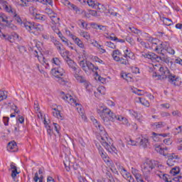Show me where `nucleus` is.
Masks as SVG:
<instances>
[{
	"label": "nucleus",
	"mask_w": 182,
	"mask_h": 182,
	"mask_svg": "<svg viewBox=\"0 0 182 182\" xmlns=\"http://www.w3.org/2000/svg\"><path fill=\"white\" fill-rule=\"evenodd\" d=\"M159 72V74H157V73H153V77H157L156 79L158 80H164L169 73L170 70L167 68H164V67H160Z\"/></svg>",
	"instance_id": "7"
},
{
	"label": "nucleus",
	"mask_w": 182,
	"mask_h": 182,
	"mask_svg": "<svg viewBox=\"0 0 182 182\" xmlns=\"http://www.w3.org/2000/svg\"><path fill=\"white\" fill-rule=\"evenodd\" d=\"M8 97V95L4 91H0V102L5 100Z\"/></svg>",
	"instance_id": "47"
},
{
	"label": "nucleus",
	"mask_w": 182,
	"mask_h": 182,
	"mask_svg": "<svg viewBox=\"0 0 182 182\" xmlns=\"http://www.w3.org/2000/svg\"><path fill=\"white\" fill-rule=\"evenodd\" d=\"M176 144H180L177 146L178 150H182V137L177 139Z\"/></svg>",
	"instance_id": "52"
},
{
	"label": "nucleus",
	"mask_w": 182,
	"mask_h": 182,
	"mask_svg": "<svg viewBox=\"0 0 182 182\" xmlns=\"http://www.w3.org/2000/svg\"><path fill=\"white\" fill-rule=\"evenodd\" d=\"M34 18L37 21H42L43 22L48 19V17H46V16L38 13H36Z\"/></svg>",
	"instance_id": "26"
},
{
	"label": "nucleus",
	"mask_w": 182,
	"mask_h": 182,
	"mask_svg": "<svg viewBox=\"0 0 182 182\" xmlns=\"http://www.w3.org/2000/svg\"><path fill=\"white\" fill-rule=\"evenodd\" d=\"M99 69L98 67L95 66L93 63H90V61H87V72L89 70H92V72H96Z\"/></svg>",
	"instance_id": "28"
},
{
	"label": "nucleus",
	"mask_w": 182,
	"mask_h": 182,
	"mask_svg": "<svg viewBox=\"0 0 182 182\" xmlns=\"http://www.w3.org/2000/svg\"><path fill=\"white\" fill-rule=\"evenodd\" d=\"M50 18L53 23H55V24L59 23V21L60 18L56 17V14H53V15L50 16Z\"/></svg>",
	"instance_id": "40"
},
{
	"label": "nucleus",
	"mask_w": 182,
	"mask_h": 182,
	"mask_svg": "<svg viewBox=\"0 0 182 182\" xmlns=\"http://www.w3.org/2000/svg\"><path fill=\"white\" fill-rule=\"evenodd\" d=\"M65 60H66L69 68L73 69V72H79V70H81L80 68L76 67V63H75V61L72 60L69 56H66Z\"/></svg>",
	"instance_id": "13"
},
{
	"label": "nucleus",
	"mask_w": 182,
	"mask_h": 182,
	"mask_svg": "<svg viewBox=\"0 0 182 182\" xmlns=\"http://www.w3.org/2000/svg\"><path fill=\"white\" fill-rule=\"evenodd\" d=\"M129 29L133 33H136L137 35H139V33H141V31L140 30H139L134 27H129Z\"/></svg>",
	"instance_id": "49"
},
{
	"label": "nucleus",
	"mask_w": 182,
	"mask_h": 182,
	"mask_svg": "<svg viewBox=\"0 0 182 182\" xmlns=\"http://www.w3.org/2000/svg\"><path fill=\"white\" fill-rule=\"evenodd\" d=\"M116 120H118L119 122H122V124H124L125 126H127V127H129V126H130V122H129V119H127V118L126 117H124L120 115H117Z\"/></svg>",
	"instance_id": "17"
},
{
	"label": "nucleus",
	"mask_w": 182,
	"mask_h": 182,
	"mask_svg": "<svg viewBox=\"0 0 182 182\" xmlns=\"http://www.w3.org/2000/svg\"><path fill=\"white\" fill-rule=\"evenodd\" d=\"M87 3L89 6H92V8H96V6H97V4H95L93 0H87Z\"/></svg>",
	"instance_id": "51"
},
{
	"label": "nucleus",
	"mask_w": 182,
	"mask_h": 182,
	"mask_svg": "<svg viewBox=\"0 0 182 182\" xmlns=\"http://www.w3.org/2000/svg\"><path fill=\"white\" fill-rule=\"evenodd\" d=\"M139 100L140 103H141V105H143L144 106H146V107H149V106H150V103L149 102V101H147V100L141 97H139Z\"/></svg>",
	"instance_id": "42"
},
{
	"label": "nucleus",
	"mask_w": 182,
	"mask_h": 182,
	"mask_svg": "<svg viewBox=\"0 0 182 182\" xmlns=\"http://www.w3.org/2000/svg\"><path fill=\"white\" fill-rule=\"evenodd\" d=\"M105 46H107L111 49H116V45H114V43H112L111 41L105 42Z\"/></svg>",
	"instance_id": "46"
},
{
	"label": "nucleus",
	"mask_w": 182,
	"mask_h": 182,
	"mask_svg": "<svg viewBox=\"0 0 182 182\" xmlns=\"http://www.w3.org/2000/svg\"><path fill=\"white\" fill-rule=\"evenodd\" d=\"M161 45H162V50H166L170 46V43H168V42L161 41Z\"/></svg>",
	"instance_id": "48"
},
{
	"label": "nucleus",
	"mask_w": 182,
	"mask_h": 182,
	"mask_svg": "<svg viewBox=\"0 0 182 182\" xmlns=\"http://www.w3.org/2000/svg\"><path fill=\"white\" fill-rule=\"evenodd\" d=\"M60 85H66V80L63 77H58Z\"/></svg>",
	"instance_id": "60"
},
{
	"label": "nucleus",
	"mask_w": 182,
	"mask_h": 182,
	"mask_svg": "<svg viewBox=\"0 0 182 182\" xmlns=\"http://www.w3.org/2000/svg\"><path fill=\"white\" fill-rule=\"evenodd\" d=\"M52 63L55 68H60L62 66V62L58 58H53L52 59Z\"/></svg>",
	"instance_id": "25"
},
{
	"label": "nucleus",
	"mask_w": 182,
	"mask_h": 182,
	"mask_svg": "<svg viewBox=\"0 0 182 182\" xmlns=\"http://www.w3.org/2000/svg\"><path fill=\"white\" fill-rule=\"evenodd\" d=\"M121 77L127 80V82H134V79H133V75L131 73H124L122 74Z\"/></svg>",
	"instance_id": "19"
},
{
	"label": "nucleus",
	"mask_w": 182,
	"mask_h": 182,
	"mask_svg": "<svg viewBox=\"0 0 182 182\" xmlns=\"http://www.w3.org/2000/svg\"><path fill=\"white\" fill-rule=\"evenodd\" d=\"M7 19H8V17H6L5 14L0 13V21H1V22H6V23H9V21Z\"/></svg>",
	"instance_id": "45"
},
{
	"label": "nucleus",
	"mask_w": 182,
	"mask_h": 182,
	"mask_svg": "<svg viewBox=\"0 0 182 182\" xmlns=\"http://www.w3.org/2000/svg\"><path fill=\"white\" fill-rule=\"evenodd\" d=\"M105 174L108 180V182H116L114 181V178L113 177V175L112 174V173H110V171H107Z\"/></svg>",
	"instance_id": "37"
},
{
	"label": "nucleus",
	"mask_w": 182,
	"mask_h": 182,
	"mask_svg": "<svg viewBox=\"0 0 182 182\" xmlns=\"http://www.w3.org/2000/svg\"><path fill=\"white\" fill-rule=\"evenodd\" d=\"M167 124L164 122H155L151 124L153 129L158 130V129H163V127H166Z\"/></svg>",
	"instance_id": "18"
},
{
	"label": "nucleus",
	"mask_w": 182,
	"mask_h": 182,
	"mask_svg": "<svg viewBox=\"0 0 182 182\" xmlns=\"http://www.w3.org/2000/svg\"><path fill=\"white\" fill-rule=\"evenodd\" d=\"M80 36H82V38H85V39H87V41H89V39H90V34H89V33H87V31H81L80 33Z\"/></svg>",
	"instance_id": "43"
},
{
	"label": "nucleus",
	"mask_w": 182,
	"mask_h": 182,
	"mask_svg": "<svg viewBox=\"0 0 182 182\" xmlns=\"http://www.w3.org/2000/svg\"><path fill=\"white\" fill-rule=\"evenodd\" d=\"M7 150L9 151H18V145H16V142L15 141H12L9 142L7 145Z\"/></svg>",
	"instance_id": "16"
},
{
	"label": "nucleus",
	"mask_w": 182,
	"mask_h": 182,
	"mask_svg": "<svg viewBox=\"0 0 182 182\" xmlns=\"http://www.w3.org/2000/svg\"><path fill=\"white\" fill-rule=\"evenodd\" d=\"M10 170H11V177L15 180V178H16V176L19 174V172H18V168L15 166L14 162H11L10 164Z\"/></svg>",
	"instance_id": "14"
},
{
	"label": "nucleus",
	"mask_w": 182,
	"mask_h": 182,
	"mask_svg": "<svg viewBox=\"0 0 182 182\" xmlns=\"http://www.w3.org/2000/svg\"><path fill=\"white\" fill-rule=\"evenodd\" d=\"M97 113L105 124H107L109 122H116V119H117V115L112 112V110L109 108H104L102 110L98 109Z\"/></svg>",
	"instance_id": "3"
},
{
	"label": "nucleus",
	"mask_w": 182,
	"mask_h": 182,
	"mask_svg": "<svg viewBox=\"0 0 182 182\" xmlns=\"http://www.w3.org/2000/svg\"><path fill=\"white\" fill-rule=\"evenodd\" d=\"M97 91L94 92L95 97H99V95H105V88L103 87H98Z\"/></svg>",
	"instance_id": "34"
},
{
	"label": "nucleus",
	"mask_w": 182,
	"mask_h": 182,
	"mask_svg": "<svg viewBox=\"0 0 182 182\" xmlns=\"http://www.w3.org/2000/svg\"><path fill=\"white\" fill-rule=\"evenodd\" d=\"M165 79H168V82L171 83V85H173L174 86H178V83H180V77L173 74L169 71L166 77H164Z\"/></svg>",
	"instance_id": "10"
},
{
	"label": "nucleus",
	"mask_w": 182,
	"mask_h": 182,
	"mask_svg": "<svg viewBox=\"0 0 182 182\" xmlns=\"http://www.w3.org/2000/svg\"><path fill=\"white\" fill-rule=\"evenodd\" d=\"M51 73L55 77H61L65 76V70L61 67H55L51 70Z\"/></svg>",
	"instance_id": "12"
},
{
	"label": "nucleus",
	"mask_w": 182,
	"mask_h": 182,
	"mask_svg": "<svg viewBox=\"0 0 182 182\" xmlns=\"http://www.w3.org/2000/svg\"><path fill=\"white\" fill-rule=\"evenodd\" d=\"M166 52H168V53H169V55H174V53H176V51L174 50V49L171 48V47H168V48H166Z\"/></svg>",
	"instance_id": "58"
},
{
	"label": "nucleus",
	"mask_w": 182,
	"mask_h": 182,
	"mask_svg": "<svg viewBox=\"0 0 182 182\" xmlns=\"http://www.w3.org/2000/svg\"><path fill=\"white\" fill-rule=\"evenodd\" d=\"M46 13H47L48 14V16H50V17L52 16V15H53V14H55V13H53V11L50 9H46Z\"/></svg>",
	"instance_id": "61"
},
{
	"label": "nucleus",
	"mask_w": 182,
	"mask_h": 182,
	"mask_svg": "<svg viewBox=\"0 0 182 182\" xmlns=\"http://www.w3.org/2000/svg\"><path fill=\"white\" fill-rule=\"evenodd\" d=\"M155 150L157 151V153H159V154H161L162 156L164 155V149H163V147L160 145H155Z\"/></svg>",
	"instance_id": "38"
},
{
	"label": "nucleus",
	"mask_w": 182,
	"mask_h": 182,
	"mask_svg": "<svg viewBox=\"0 0 182 182\" xmlns=\"http://www.w3.org/2000/svg\"><path fill=\"white\" fill-rule=\"evenodd\" d=\"M52 113L54 117H57V119L59 120H63V114L60 113V111H59L58 109L55 108Z\"/></svg>",
	"instance_id": "22"
},
{
	"label": "nucleus",
	"mask_w": 182,
	"mask_h": 182,
	"mask_svg": "<svg viewBox=\"0 0 182 182\" xmlns=\"http://www.w3.org/2000/svg\"><path fill=\"white\" fill-rule=\"evenodd\" d=\"M13 15H14L16 22H18V23H22V19H21V17L19 16H18V14H16V13H13Z\"/></svg>",
	"instance_id": "54"
},
{
	"label": "nucleus",
	"mask_w": 182,
	"mask_h": 182,
	"mask_svg": "<svg viewBox=\"0 0 182 182\" xmlns=\"http://www.w3.org/2000/svg\"><path fill=\"white\" fill-rule=\"evenodd\" d=\"M79 182H87V180H86V178L82 177V176H78Z\"/></svg>",
	"instance_id": "64"
},
{
	"label": "nucleus",
	"mask_w": 182,
	"mask_h": 182,
	"mask_svg": "<svg viewBox=\"0 0 182 182\" xmlns=\"http://www.w3.org/2000/svg\"><path fill=\"white\" fill-rule=\"evenodd\" d=\"M168 157V158L166 164H168L169 167H173V166H176V164L178 163V160H180V157H178V155H176V154H172Z\"/></svg>",
	"instance_id": "11"
},
{
	"label": "nucleus",
	"mask_w": 182,
	"mask_h": 182,
	"mask_svg": "<svg viewBox=\"0 0 182 182\" xmlns=\"http://www.w3.org/2000/svg\"><path fill=\"white\" fill-rule=\"evenodd\" d=\"M87 62L88 61L85 62V60L80 61V68L82 69V70H84V72L86 73L87 72Z\"/></svg>",
	"instance_id": "31"
},
{
	"label": "nucleus",
	"mask_w": 182,
	"mask_h": 182,
	"mask_svg": "<svg viewBox=\"0 0 182 182\" xmlns=\"http://www.w3.org/2000/svg\"><path fill=\"white\" fill-rule=\"evenodd\" d=\"M173 180V181H176V182H182V177L180 176L177 177H174Z\"/></svg>",
	"instance_id": "63"
},
{
	"label": "nucleus",
	"mask_w": 182,
	"mask_h": 182,
	"mask_svg": "<svg viewBox=\"0 0 182 182\" xmlns=\"http://www.w3.org/2000/svg\"><path fill=\"white\" fill-rule=\"evenodd\" d=\"M98 151H99L102 160L108 156L107 154H106V152H105V150L103 149V148H102V146H100L98 148Z\"/></svg>",
	"instance_id": "36"
},
{
	"label": "nucleus",
	"mask_w": 182,
	"mask_h": 182,
	"mask_svg": "<svg viewBox=\"0 0 182 182\" xmlns=\"http://www.w3.org/2000/svg\"><path fill=\"white\" fill-rule=\"evenodd\" d=\"M69 9H73V11H75L76 14H78V12H80V9L79 7H77L76 5L70 3V4L68 6Z\"/></svg>",
	"instance_id": "39"
},
{
	"label": "nucleus",
	"mask_w": 182,
	"mask_h": 182,
	"mask_svg": "<svg viewBox=\"0 0 182 182\" xmlns=\"http://www.w3.org/2000/svg\"><path fill=\"white\" fill-rule=\"evenodd\" d=\"M130 69L132 73H135V74L140 73V70L137 67H131Z\"/></svg>",
	"instance_id": "55"
},
{
	"label": "nucleus",
	"mask_w": 182,
	"mask_h": 182,
	"mask_svg": "<svg viewBox=\"0 0 182 182\" xmlns=\"http://www.w3.org/2000/svg\"><path fill=\"white\" fill-rule=\"evenodd\" d=\"M79 73H80V70L79 71H74V77L76 79L77 82H79L80 83H84V86L88 92H92V90H90V87H92V85L81 75H79Z\"/></svg>",
	"instance_id": "8"
},
{
	"label": "nucleus",
	"mask_w": 182,
	"mask_h": 182,
	"mask_svg": "<svg viewBox=\"0 0 182 182\" xmlns=\"http://www.w3.org/2000/svg\"><path fill=\"white\" fill-rule=\"evenodd\" d=\"M134 53H132V51L129 50V49H126L124 50V55L122 56V52L119 50H114L112 53V57L115 60V62H118L120 63V65H125V66H127V65H130L129 63V58L134 56Z\"/></svg>",
	"instance_id": "1"
},
{
	"label": "nucleus",
	"mask_w": 182,
	"mask_h": 182,
	"mask_svg": "<svg viewBox=\"0 0 182 182\" xmlns=\"http://www.w3.org/2000/svg\"><path fill=\"white\" fill-rule=\"evenodd\" d=\"M129 113L130 114H132V116H133L135 119H136L137 120H139V114L136 112H134V110L133 109H130L129 110Z\"/></svg>",
	"instance_id": "50"
},
{
	"label": "nucleus",
	"mask_w": 182,
	"mask_h": 182,
	"mask_svg": "<svg viewBox=\"0 0 182 182\" xmlns=\"http://www.w3.org/2000/svg\"><path fill=\"white\" fill-rule=\"evenodd\" d=\"M170 173H171V174H173V176H176V174H178V173H180V167H178V166L173 167L171 170Z\"/></svg>",
	"instance_id": "41"
},
{
	"label": "nucleus",
	"mask_w": 182,
	"mask_h": 182,
	"mask_svg": "<svg viewBox=\"0 0 182 182\" xmlns=\"http://www.w3.org/2000/svg\"><path fill=\"white\" fill-rule=\"evenodd\" d=\"M142 56L146 59H151V60L164 62V63H167L171 68L173 66V61H170V57L165 55L164 53L161 54V55H157V54L154 53H148L142 54Z\"/></svg>",
	"instance_id": "2"
},
{
	"label": "nucleus",
	"mask_w": 182,
	"mask_h": 182,
	"mask_svg": "<svg viewBox=\"0 0 182 182\" xmlns=\"http://www.w3.org/2000/svg\"><path fill=\"white\" fill-rule=\"evenodd\" d=\"M59 53H60L61 56L63 58H65V59H66V56L69 55V50H64L63 48V50L59 51Z\"/></svg>",
	"instance_id": "53"
},
{
	"label": "nucleus",
	"mask_w": 182,
	"mask_h": 182,
	"mask_svg": "<svg viewBox=\"0 0 182 182\" xmlns=\"http://www.w3.org/2000/svg\"><path fill=\"white\" fill-rule=\"evenodd\" d=\"M93 124H95V127H97V129H99V130H100V132H103V130H105V128L103 127H102V125H100V123H99V122H97V119L93 118L92 119Z\"/></svg>",
	"instance_id": "30"
},
{
	"label": "nucleus",
	"mask_w": 182,
	"mask_h": 182,
	"mask_svg": "<svg viewBox=\"0 0 182 182\" xmlns=\"http://www.w3.org/2000/svg\"><path fill=\"white\" fill-rule=\"evenodd\" d=\"M17 49H18L21 53H24V52H26V48H25V46H18Z\"/></svg>",
	"instance_id": "57"
},
{
	"label": "nucleus",
	"mask_w": 182,
	"mask_h": 182,
	"mask_svg": "<svg viewBox=\"0 0 182 182\" xmlns=\"http://www.w3.org/2000/svg\"><path fill=\"white\" fill-rule=\"evenodd\" d=\"M100 139H101V140H100L101 144L109 153H116V151H117V149H116V147H114V146H113V145L110 146V144H109V142H107L109 141L107 136L103 137V136H101Z\"/></svg>",
	"instance_id": "9"
},
{
	"label": "nucleus",
	"mask_w": 182,
	"mask_h": 182,
	"mask_svg": "<svg viewBox=\"0 0 182 182\" xmlns=\"http://www.w3.org/2000/svg\"><path fill=\"white\" fill-rule=\"evenodd\" d=\"M33 53L34 56L36 58H37L39 60V57H40L39 55H42V53H41V51H38V50H35L33 51Z\"/></svg>",
	"instance_id": "59"
},
{
	"label": "nucleus",
	"mask_w": 182,
	"mask_h": 182,
	"mask_svg": "<svg viewBox=\"0 0 182 182\" xmlns=\"http://www.w3.org/2000/svg\"><path fill=\"white\" fill-rule=\"evenodd\" d=\"M70 36L71 39L74 41V43H75V45H77L79 48H81L82 49L85 48V45L83 44V42L81 41L80 38H77L76 36L73 34H70Z\"/></svg>",
	"instance_id": "15"
},
{
	"label": "nucleus",
	"mask_w": 182,
	"mask_h": 182,
	"mask_svg": "<svg viewBox=\"0 0 182 182\" xmlns=\"http://www.w3.org/2000/svg\"><path fill=\"white\" fill-rule=\"evenodd\" d=\"M154 50L156 52V53H159L160 55H162V53H163V47H162L161 41L160 42L159 44L156 46V47L154 48Z\"/></svg>",
	"instance_id": "29"
},
{
	"label": "nucleus",
	"mask_w": 182,
	"mask_h": 182,
	"mask_svg": "<svg viewBox=\"0 0 182 182\" xmlns=\"http://www.w3.org/2000/svg\"><path fill=\"white\" fill-rule=\"evenodd\" d=\"M103 161H105V164L108 166V167H110L112 171H113L112 168L113 167H114V164L113 163V161L109 156L104 158Z\"/></svg>",
	"instance_id": "21"
},
{
	"label": "nucleus",
	"mask_w": 182,
	"mask_h": 182,
	"mask_svg": "<svg viewBox=\"0 0 182 182\" xmlns=\"http://www.w3.org/2000/svg\"><path fill=\"white\" fill-rule=\"evenodd\" d=\"M149 41L152 43V48H154V49L156 48L158 45H159L160 42H161V41H160L159 39L156 38H154L153 37H150L149 38Z\"/></svg>",
	"instance_id": "23"
},
{
	"label": "nucleus",
	"mask_w": 182,
	"mask_h": 182,
	"mask_svg": "<svg viewBox=\"0 0 182 182\" xmlns=\"http://www.w3.org/2000/svg\"><path fill=\"white\" fill-rule=\"evenodd\" d=\"M159 136H160L159 134H157L156 132H153L152 133V139H153V140L154 141H159Z\"/></svg>",
	"instance_id": "56"
},
{
	"label": "nucleus",
	"mask_w": 182,
	"mask_h": 182,
	"mask_svg": "<svg viewBox=\"0 0 182 182\" xmlns=\"http://www.w3.org/2000/svg\"><path fill=\"white\" fill-rule=\"evenodd\" d=\"M161 21H162V22H164V25H166V26H170L173 23L171 19L166 17H161Z\"/></svg>",
	"instance_id": "32"
},
{
	"label": "nucleus",
	"mask_w": 182,
	"mask_h": 182,
	"mask_svg": "<svg viewBox=\"0 0 182 182\" xmlns=\"http://www.w3.org/2000/svg\"><path fill=\"white\" fill-rule=\"evenodd\" d=\"M23 26L28 31V32L33 33V35H35L36 36H38V35L43 31V26L35 22L26 21L23 23Z\"/></svg>",
	"instance_id": "4"
},
{
	"label": "nucleus",
	"mask_w": 182,
	"mask_h": 182,
	"mask_svg": "<svg viewBox=\"0 0 182 182\" xmlns=\"http://www.w3.org/2000/svg\"><path fill=\"white\" fill-rule=\"evenodd\" d=\"M61 97L65 100V102H68L71 106H76L77 110L78 113H80L82 112V105L77 102H76V100L72 97L70 94L65 95L64 92H60ZM78 106V107H77Z\"/></svg>",
	"instance_id": "6"
},
{
	"label": "nucleus",
	"mask_w": 182,
	"mask_h": 182,
	"mask_svg": "<svg viewBox=\"0 0 182 182\" xmlns=\"http://www.w3.org/2000/svg\"><path fill=\"white\" fill-rule=\"evenodd\" d=\"M53 43H54L55 46L57 48L58 52H62V50H63V48H62V46H63V45H62V43H60V42L55 40L53 41Z\"/></svg>",
	"instance_id": "35"
},
{
	"label": "nucleus",
	"mask_w": 182,
	"mask_h": 182,
	"mask_svg": "<svg viewBox=\"0 0 182 182\" xmlns=\"http://www.w3.org/2000/svg\"><path fill=\"white\" fill-rule=\"evenodd\" d=\"M127 177V178L128 179V181L129 182H136V181H134V178H133V176H132V175H128V176H125Z\"/></svg>",
	"instance_id": "62"
},
{
	"label": "nucleus",
	"mask_w": 182,
	"mask_h": 182,
	"mask_svg": "<svg viewBox=\"0 0 182 182\" xmlns=\"http://www.w3.org/2000/svg\"><path fill=\"white\" fill-rule=\"evenodd\" d=\"M157 163L156 161L154 160H146L142 165H141V171L145 176H150V174H153L154 173H157L156 171V168L159 167L157 166Z\"/></svg>",
	"instance_id": "5"
},
{
	"label": "nucleus",
	"mask_w": 182,
	"mask_h": 182,
	"mask_svg": "<svg viewBox=\"0 0 182 182\" xmlns=\"http://www.w3.org/2000/svg\"><path fill=\"white\" fill-rule=\"evenodd\" d=\"M94 26H95V29H100V31H103V32H106L107 31V28L105 26H102V25H97V24H94Z\"/></svg>",
	"instance_id": "44"
},
{
	"label": "nucleus",
	"mask_w": 182,
	"mask_h": 182,
	"mask_svg": "<svg viewBox=\"0 0 182 182\" xmlns=\"http://www.w3.org/2000/svg\"><path fill=\"white\" fill-rule=\"evenodd\" d=\"M33 180L35 182H38V181H39V182H43V176L41 175L39 176V173L36 172L33 178Z\"/></svg>",
	"instance_id": "33"
},
{
	"label": "nucleus",
	"mask_w": 182,
	"mask_h": 182,
	"mask_svg": "<svg viewBox=\"0 0 182 182\" xmlns=\"http://www.w3.org/2000/svg\"><path fill=\"white\" fill-rule=\"evenodd\" d=\"M117 169L122 174V176H130V173L127 172L126 168H124L120 164H116Z\"/></svg>",
	"instance_id": "20"
},
{
	"label": "nucleus",
	"mask_w": 182,
	"mask_h": 182,
	"mask_svg": "<svg viewBox=\"0 0 182 182\" xmlns=\"http://www.w3.org/2000/svg\"><path fill=\"white\" fill-rule=\"evenodd\" d=\"M139 144L144 149H147V147H149V146H150V143L149 142V139H146V138H144V139H141V141L139 142Z\"/></svg>",
	"instance_id": "24"
},
{
	"label": "nucleus",
	"mask_w": 182,
	"mask_h": 182,
	"mask_svg": "<svg viewBox=\"0 0 182 182\" xmlns=\"http://www.w3.org/2000/svg\"><path fill=\"white\" fill-rule=\"evenodd\" d=\"M155 174L158 176V177H160V178H162L164 181L168 182V178L167 174H164L160 171L155 172Z\"/></svg>",
	"instance_id": "27"
}]
</instances>
